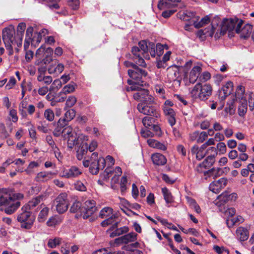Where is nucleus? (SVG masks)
<instances>
[{"label":"nucleus","mask_w":254,"mask_h":254,"mask_svg":"<svg viewBox=\"0 0 254 254\" xmlns=\"http://www.w3.org/2000/svg\"><path fill=\"white\" fill-rule=\"evenodd\" d=\"M23 197L20 193H13L7 189H0V207H2L7 214L13 213L20 205L19 199Z\"/></svg>","instance_id":"nucleus-1"},{"label":"nucleus","mask_w":254,"mask_h":254,"mask_svg":"<svg viewBox=\"0 0 254 254\" xmlns=\"http://www.w3.org/2000/svg\"><path fill=\"white\" fill-rule=\"evenodd\" d=\"M139 47H133L131 49V53L133 54V60L134 62L138 65L145 66L146 64L144 62V59H149V55L148 54V47L147 41L142 40L138 43Z\"/></svg>","instance_id":"nucleus-2"},{"label":"nucleus","mask_w":254,"mask_h":254,"mask_svg":"<svg viewBox=\"0 0 254 254\" xmlns=\"http://www.w3.org/2000/svg\"><path fill=\"white\" fill-rule=\"evenodd\" d=\"M212 89L209 84L202 85L197 83L190 91L191 97L195 99H199L201 100H205L211 95Z\"/></svg>","instance_id":"nucleus-3"},{"label":"nucleus","mask_w":254,"mask_h":254,"mask_svg":"<svg viewBox=\"0 0 254 254\" xmlns=\"http://www.w3.org/2000/svg\"><path fill=\"white\" fill-rule=\"evenodd\" d=\"M100 216L102 218H105V220L101 223L102 226L105 227L114 223L112 226L113 228L114 229L117 227L118 222L116 219L118 216L117 214H113V210L112 208L109 207H104L101 210Z\"/></svg>","instance_id":"nucleus-4"},{"label":"nucleus","mask_w":254,"mask_h":254,"mask_svg":"<svg viewBox=\"0 0 254 254\" xmlns=\"http://www.w3.org/2000/svg\"><path fill=\"white\" fill-rule=\"evenodd\" d=\"M15 29L12 25L5 28L2 31V39L7 50L9 51V54L13 53L12 45L14 44Z\"/></svg>","instance_id":"nucleus-5"},{"label":"nucleus","mask_w":254,"mask_h":254,"mask_svg":"<svg viewBox=\"0 0 254 254\" xmlns=\"http://www.w3.org/2000/svg\"><path fill=\"white\" fill-rule=\"evenodd\" d=\"M67 194L66 193L60 194L53 202V207H55L59 213H63L65 212L68 206Z\"/></svg>","instance_id":"nucleus-6"},{"label":"nucleus","mask_w":254,"mask_h":254,"mask_svg":"<svg viewBox=\"0 0 254 254\" xmlns=\"http://www.w3.org/2000/svg\"><path fill=\"white\" fill-rule=\"evenodd\" d=\"M17 219L21 223L22 228L29 229L32 227L35 218L31 216V213L28 210H22V208L21 212L18 215Z\"/></svg>","instance_id":"nucleus-7"},{"label":"nucleus","mask_w":254,"mask_h":254,"mask_svg":"<svg viewBox=\"0 0 254 254\" xmlns=\"http://www.w3.org/2000/svg\"><path fill=\"white\" fill-rule=\"evenodd\" d=\"M240 20L232 19H224L221 25L220 33L221 35L225 34L227 32H229V36H232L234 31L237 26V23Z\"/></svg>","instance_id":"nucleus-8"},{"label":"nucleus","mask_w":254,"mask_h":254,"mask_svg":"<svg viewBox=\"0 0 254 254\" xmlns=\"http://www.w3.org/2000/svg\"><path fill=\"white\" fill-rule=\"evenodd\" d=\"M82 170L75 166H72L69 168L64 169L61 172L63 178L72 179L78 177L82 174Z\"/></svg>","instance_id":"nucleus-9"},{"label":"nucleus","mask_w":254,"mask_h":254,"mask_svg":"<svg viewBox=\"0 0 254 254\" xmlns=\"http://www.w3.org/2000/svg\"><path fill=\"white\" fill-rule=\"evenodd\" d=\"M95 204V201L93 200H88L85 202L81 209L83 210V219H87L96 211Z\"/></svg>","instance_id":"nucleus-10"},{"label":"nucleus","mask_w":254,"mask_h":254,"mask_svg":"<svg viewBox=\"0 0 254 254\" xmlns=\"http://www.w3.org/2000/svg\"><path fill=\"white\" fill-rule=\"evenodd\" d=\"M140 88L138 90H135L137 91V92L133 94V98L136 100H140L142 102H149L152 103L153 102V97L151 95H148V92L147 90L142 89L141 85H140Z\"/></svg>","instance_id":"nucleus-11"},{"label":"nucleus","mask_w":254,"mask_h":254,"mask_svg":"<svg viewBox=\"0 0 254 254\" xmlns=\"http://www.w3.org/2000/svg\"><path fill=\"white\" fill-rule=\"evenodd\" d=\"M242 24L243 21L242 20L238 22L235 32L240 34L241 38L246 39L250 36L252 31V27L250 24H246L241 28Z\"/></svg>","instance_id":"nucleus-12"},{"label":"nucleus","mask_w":254,"mask_h":254,"mask_svg":"<svg viewBox=\"0 0 254 254\" xmlns=\"http://www.w3.org/2000/svg\"><path fill=\"white\" fill-rule=\"evenodd\" d=\"M227 180L222 178L218 181H213L209 185V190L213 192L218 193L222 189L226 187Z\"/></svg>","instance_id":"nucleus-13"},{"label":"nucleus","mask_w":254,"mask_h":254,"mask_svg":"<svg viewBox=\"0 0 254 254\" xmlns=\"http://www.w3.org/2000/svg\"><path fill=\"white\" fill-rule=\"evenodd\" d=\"M106 166L105 159L100 157L98 162L92 161L89 167V171L93 175L97 174L100 169H103Z\"/></svg>","instance_id":"nucleus-14"},{"label":"nucleus","mask_w":254,"mask_h":254,"mask_svg":"<svg viewBox=\"0 0 254 254\" xmlns=\"http://www.w3.org/2000/svg\"><path fill=\"white\" fill-rule=\"evenodd\" d=\"M171 107L163 106V110L169 124L171 127H173L176 124V114Z\"/></svg>","instance_id":"nucleus-15"},{"label":"nucleus","mask_w":254,"mask_h":254,"mask_svg":"<svg viewBox=\"0 0 254 254\" xmlns=\"http://www.w3.org/2000/svg\"><path fill=\"white\" fill-rule=\"evenodd\" d=\"M148 102V105L146 102H142L139 103L137 106V109L139 112L144 115L154 116L155 114V110L152 107L149 106L151 103Z\"/></svg>","instance_id":"nucleus-16"},{"label":"nucleus","mask_w":254,"mask_h":254,"mask_svg":"<svg viewBox=\"0 0 254 254\" xmlns=\"http://www.w3.org/2000/svg\"><path fill=\"white\" fill-rule=\"evenodd\" d=\"M128 74L132 79L139 82L142 76H145L146 73L144 70L139 68L137 66L133 69H128Z\"/></svg>","instance_id":"nucleus-17"},{"label":"nucleus","mask_w":254,"mask_h":254,"mask_svg":"<svg viewBox=\"0 0 254 254\" xmlns=\"http://www.w3.org/2000/svg\"><path fill=\"white\" fill-rule=\"evenodd\" d=\"M137 234L135 233H129L123 236L118 238L115 240V243L117 245L121 244H127L134 242L136 239Z\"/></svg>","instance_id":"nucleus-18"},{"label":"nucleus","mask_w":254,"mask_h":254,"mask_svg":"<svg viewBox=\"0 0 254 254\" xmlns=\"http://www.w3.org/2000/svg\"><path fill=\"white\" fill-rule=\"evenodd\" d=\"M63 64L59 63L57 61H55L48 68V71L51 74L58 75L62 72L64 69Z\"/></svg>","instance_id":"nucleus-19"},{"label":"nucleus","mask_w":254,"mask_h":254,"mask_svg":"<svg viewBox=\"0 0 254 254\" xmlns=\"http://www.w3.org/2000/svg\"><path fill=\"white\" fill-rule=\"evenodd\" d=\"M55 175L51 171H43L37 174L35 181L38 182H45L51 180Z\"/></svg>","instance_id":"nucleus-20"},{"label":"nucleus","mask_w":254,"mask_h":254,"mask_svg":"<svg viewBox=\"0 0 254 254\" xmlns=\"http://www.w3.org/2000/svg\"><path fill=\"white\" fill-rule=\"evenodd\" d=\"M201 65L197 64L194 66L191 70L189 75V81L191 83H194L201 72Z\"/></svg>","instance_id":"nucleus-21"},{"label":"nucleus","mask_w":254,"mask_h":254,"mask_svg":"<svg viewBox=\"0 0 254 254\" xmlns=\"http://www.w3.org/2000/svg\"><path fill=\"white\" fill-rule=\"evenodd\" d=\"M233 83L229 81L222 88L219 92V97L222 100H224L227 96L229 95L232 92Z\"/></svg>","instance_id":"nucleus-22"},{"label":"nucleus","mask_w":254,"mask_h":254,"mask_svg":"<svg viewBox=\"0 0 254 254\" xmlns=\"http://www.w3.org/2000/svg\"><path fill=\"white\" fill-rule=\"evenodd\" d=\"M180 66L174 65L167 69V76L170 81H175L179 75Z\"/></svg>","instance_id":"nucleus-23"},{"label":"nucleus","mask_w":254,"mask_h":254,"mask_svg":"<svg viewBox=\"0 0 254 254\" xmlns=\"http://www.w3.org/2000/svg\"><path fill=\"white\" fill-rule=\"evenodd\" d=\"M192 154L195 155L196 158L200 160L202 159L206 154V148L202 145L200 147L196 145L193 146L191 149Z\"/></svg>","instance_id":"nucleus-24"},{"label":"nucleus","mask_w":254,"mask_h":254,"mask_svg":"<svg viewBox=\"0 0 254 254\" xmlns=\"http://www.w3.org/2000/svg\"><path fill=\"white\" fill-rule=\"evenodd\" d=\"M155 119L151 117H145L142 119L143 125L147 128L157 131L159 129V126L153 124Z\"/></svg>","instance_id":"nucleus-25"},{"label":"nucleus","mask_w":254,"mask_h":254,"mask_svg":"<svg viewBox=\"0 0 254 254\" xmlns=\"http://www.w3.org/2000/svg\"><path fill=\"white\" fill-rule=\"evenodd\" d=\"M237 194L236 193H229L224 192L221 194L218 197L222 203H227L229 201H235L237 198Z\"/></svg>","instance_id":"nucleus-26"},{"label":"nucleus","mask_w":254,"mask_h":254,"mask_svg":"<svg viewBox=\"0 0 254 254\" xmlns=\"http://www.w3.org/2000/svg\"><path fill=\"white\" fill-rule=\"evenodd\" d=\"M43 199L42 196H38L30 200L27 204L22 207V210H28L29 211L38 205Z\"/></svg>","instance_id":"nucleus-27"},{"label":"nucleus","mask_w":254,"mask_h":254,"mask_svg":"<svg viewBox=\"0 0 254 254\" xmlns=\"http://www.w3.org/2000/svg\"><path fill=\"white\" fill-rule=\"evenodd\" d=\"M37 80L40 82H43L46 85L50 84L53 81L52 76L49 75H45V71L38 69Z\"/></svg>","instance_id":"nucleus-28"},{"label":"nucleus","mask_w":254,"mask_h":254,"mask_svg":"<svg viewBox=\"0 0 254 254\" xmlns=\"http://www.w3.org/2000/svg\"><path fill=\"white\" fill-rule=\"evenodd\" d=\"M236 235L240 241H245L249 238L248 230L244 227H239L236 230Z\"/></svg>","instance_id":"nucleus-29"},{"label":"nucleus","mask_w":254,"mask_h":254,"mask_svg":"<svg viewBox=\"0 0 254 254\" xmlns=\"http://www.w3.org/2000/svg\"><path fill=\"white\" fill-rule=\"evenodd\" d=\"M161 190L164 199L165 200L166 203L168 204V206L169 207V204L172 203L174 201L173 197L170 191L167 188H162Z\"/></svg>","instance_id":"nucleus-30"},{"label":"nucleus","mask_w":254,"mask_h":254,"mask_svg":"<svg viewBox=\"0 0 254 254\" xmlns=\"http://www.w3.org/2000/svg\"><path fill=\"white\" fill-rule=\"evenodd\" d=\"M40 206H41V208H42V209L40 211L39 214L38 215V220L40 222H43L46 220V219L48 216L49 209L48 207H46L44 205H41Z\"/></svg>","instance_id":"nucleus-31"},{"label":"nucleus","mask_w":254,"mask_h":254,"mask_svg":"<svg viewBox=\"0 0 254 254\" xmlns=\"http://www.w3.org/2000/svg\"><path fill=\"white\" fill-rule=\"evenodd\" d=\"M66 139L67 140V147L70 149L73 148L78 144V138L76 133L73 135H70Z\"/></svg>","instance_id":"nucleus-32"},{"label":"nucleus","mask_w":254,"mask_h":254,"mask_svg":"<svg viewBox=\"0 0 254 254\" xmlns=\"http://www.w3.org/2000/svg\"><path fill=\"white\" fill-rule=\"evenodd\" d=\"M215 161V158L213 157L207 156L205 160L199 164V166L204 168H209L212 166Z\"/></svg>","instance_id":"nucleus-33"},{"label":"nucleus","mask_w":254,"mask_h":254,"mask_svg":"<svg viewBox=\"0 0 254 254\" xmlns=\"http://www.w3.org/2000/svg\"><path fill=\"white\" fill-rule=\"evenodd\" d=\"M81 204L79 201L74 202L70 208V211L72 213L79 212L83 216V210H81Z\"/></svg>","instance_id":"nucleus-34"},{"label":"nucleus","mask_w":254,"mask_h":254,"mask_svg":"<svg viewBox=\"0 0 254 254\" xmlns=\"http://www.w3.org/2000/svg\"><path fill=\"white\" fill-rule=\"evenodd\" d=\"M75 90V86L73 83H69L65 86L63 88L62 90L59 92L60 95H62L63 94H65V95L67 94H69L73 92Z\"/></svg>","instance_id":"nucleus-35"},{"label":"nucleus","mask_w":254,"mask_h":254,"mask_svg":"<svg viewBox=\"0 0 254 254\" xmlns=\"http://www.w3.org/2000/svg\"><path fill=\"white\" fill-rule=\"evenodd\" d=\"M243 218L238 216L236 218H230L227 219V224L229 227H232L237 223H241L243 222Z\"/></svg>","instance_id":"nucleus-36"},{"label":"nucleus","mask_w":254,"mask_h":254,"mask_svg":"<svg viewBox=\"0 0 254 254\" xmlns=\"http://www.w3.org/2000/svg\"><path fill=\"white\" fill-rule=\"evenodd\" d=\"M53 53V50L51 48H45L44 54L46 55V57L43 60L45 64H49L53 61L52 58L51 56L52 55Z\"/></svg>","instance_id":"nucleus-37"},{"label":"nucleus","mask_w":254,"mask_h":254,"mask_svg":"<svg viewBox=\"0 0 254 254\" xmlns=\"http://www.w3.org/2000/svg\"><path fill=\"white\" fill-rule=\"evenodd\" d=\"M127 83L129 85H131L129 88L127 89L128 91H135V90H138L140 88V85L143 86V81H141V84L136 80V81H133L132 80H127Z\"/></svg>","instance_id":"nucleus-38"},{"label":"nucleus","mask_w":254,"mask_h":254,"mask_svg":"<svg viewBox=\"0 0 254 254\" xmlns=\"http://www.w3.org/2000/svg\"><path fill=\"white\" fill-rule=\"evenodd\" d=\"M247 111V102L246 99L241 101V104L239 106L238 112L240 116H243Z\"/></svg>","instance_id":"nucleus-39"},{"label":"nucleus","mask_w":254,"mask_h":254,"mask_svg":"<svg viewBox=\"0 0 254 254\" xmlns=\"http://www.w3.org/2000/svg\"><path fill=\"white\" fill-rule=\"evenodd\" d=\"M62 242V239L60 238H55L54 239H50L48 242V246L50 248H55L59 246Z\"/></svg>","instance_id":"nucleus-40"},{"label":"nucleus","mask_w":254,"mask_h":254,"mask_svg":"<svg viewBox=\"0 0 254 254\" xmlns=\"http://www.w3.org/2000/svg\"><path fill=\"white\" fill-rule=\"evenodd\" d=\"M75 133L72 131V128L70 126H67L63 129V137L64 139H66L70 135Z\"/></svg>","instance_id":"nucleus-41"},{"label":"nucleus","mask_w":254,"mask_h":254,"mask_svg":"<svg viewBox=\"0 0 254 254\" xmlns=\"http://www.w3.org/2000/svg\"><path fill=\"white\" fill-rule=\"evenodd\" d=\"M245 88L243 86H239L237 89L236 92V98L237 99H241V100H244L246 99L244 98V93H245Z\"/></svg>","instance_id":"nucleus-42"},{"label":"nucleus","mask_w":254,"mask_h":254,"mask_svg":"<svg viewBox=\"0 0 254 254\" xmlns=\"http://www.w3.org/2000/svg\"><path fill=\"white\" fill-rule=\"evenodd\" d=\"M62 86V82L61 79H55L53 82L52 83L50 87V90L52 91H57L60 88H61Z\"/></svg>","instance_id":"nucleus-43"},{"label":"nucleus","mask_w":254,"mask_h":254,"mask_svg":"<svg viewBox=\"0 0 254 254\" xmlns=\"http://www.w3.org/2000/svg\"><path fill=\"white\" fill-rule=\"evenodd\" d=\"M39 166V164L38 162L35 161L31 162L27 169L25 170L26 174L28 175H31L34 173L33 169L37 168Z\"/></svg>","instance_id":"nucleus-44"},{"label":"nucleus","mask_w":254,"mask_h":254,"mask_svg":"<svg viewBox=\"0 0 254 254\" xmlns=\"http://www.w3.org/2000/svg\"><path fill=\"white\" fill-rule=\"evenodd\" d=\"M87 152V144L86 143L85 145L83 144L81 147L80 150H78L77 152V158L79 160H81L83 158V156L86 154Z\"/></svg>","instance_id":"nucleus-45"},{"label":"nucleus","mask_w":254,"mask_h":254,"mask_svg":"<svg viewBox=\"0 0 254 254\" xmlns=\"http://www.w3.org/2000/svg\"><path fill=\"white\" fill-rule=\"evenodd\" d=\"M44 116L45 119L49 122H52L54 120L55 115L54 112L50 109L45 111Z\"/></svg>","instance_id":"nucleus-46"},{"label":"nucleus","mask_w":254,"mask_h":254,"mask_svg":"<svg viewBox=\"0 0 254 254\" xmlns=\"http://www.w3.org/2000/svg\"><path fill=\"white\" fill-rule=\"evenodd\" d=\"M75 111L73 109L67 110L64 114V116L66 118L67 121H71L75 116Z\"/></svg>","instance_id":"nucleus-47"},{"label":"nucleus","mask_w":254,"mask_h":254,"mask_svg":"<svg viewBox=\"0 0 254 254\" xmlns=\"http://www.w3.org/2000/svg\"><path fill=\"white\" fill-rule=\"evenodd\" d=\"M48 3V6L51 9H58L60 7L58 3L60 0H44Z\"/></svg>","instance_id":"nucleus-48"},{"label":"nucleus","mask_w":254,"mask_h":254,"mask_svg":"<svg viewBox=\"0 0 254 254\" xmlns=\"http://www.w3.org/2000/svg\"><path fill=\"white\" fill-rule=\"evenodd\" d=\"M128 230H128V228L127 227L124 226L120 228L117 229L115 230V231L112 234L111 236L113 237L114 236H117V235L119 236L124 233H127L128 231Z\"/></svg>","instance_id":"nucleus-49"},{"label":"nucleus","mask_w":254,"mask_h":254,"mask_svg":"<svg viewBox=\"0 0 254 254\" xmlns=\"http://www.w3.org/2000/svg\"><path fill=\"white\" fill-rule=\"evenodd\" d=\"M206 154L209 157H213L215 158L217 155V149L214 147H210L206 150Z\"/></svg>","instance_id":"nucleus-50"},{"label":"nucleus","mask_w":254,"mask_h":254,"mask_svg":"<svg viewBox=\"0 0 254 254\" xmlns=\"http://www.w3.org/2000/svg\"><path fill=\"white\" fill-rule=\"evenodd\" d=\"M161 178L163 181H164L166 184H173L175 182V179L173 178L169 177L168 175L162 173L161 174Z\"/></svg>","instance_id":"nucleus-51"},{"label":"nucleus","mask_w":254,"mask_h":254,"mask_svg":"<svg viewBox=\"0 0 254 254\" xmlns=\"http://www.w3.org/2000/svg\"><path fill=\"white\" fill-rule=\"evenodd\" d=\"M113 174H114V171L112 170V169L111 168L107 167L102 174V177L104 180H108Z\"/></svg>","instance_id":"nucleus-52"},{"label":"nucleus","mask_w":254,"mask_h":254,"mask_svg":"<svg viewBox=\"0 0 254 254\" xmlns=\"http://www.w3.org/2000/svg\"><path fill=\"white\" fill-rule=\"evenodd\" d=\"M74 188L79 191H84L86 190L85 185L80 181H77L74 183Z\"/></svg>","instance_id":"nucleus-53"},{"label":"nucleus","mask_w":254,"mask_h":254,"mask_svg":"<svg viewBox=\"0 0 254 254\" xmlns=\"http://www.w3.org/2000/svg\"><path fill=\"white\" fill-rule=\"evenodd\" d=\"M76 102V98L74 96H69L66 101V107L70 108Z\"/></svg>","instance_id":"nucleus-54"},{"label":"nucleus","mask_w":254,"mask_h":254,"mask_svg":"<svg viewBox=\"0 0 254 254\" xmlns=\"http://www.w3.org/2000/svg\"><path fill=\"white\" fill-rule=\"evenodd\" d=\"M127 184V178L125 176H123L121 181L120 188L122 193H124L127 190L126 185Z\"/></svg>","instance_id":"nucleus-55"},{"label":"nucleus","mask_w":254,"mask_h":254,"mask_svg":"<svg viewBox=\"0 0 254 254\" xmlns=\"http://www.w3.org/2000/svg\"><path fill=\"white\" fill-rule=\"evenodd\" d=\"M13 163V160L11 159H7L3 164L2 166H0V173H3L5 172V168L9 166L10 164Z\"/></svg>","instance_id":"nucleus-56"},{"label":"nucleus","mask_w":254,"mask_h":254,"mask_svg":"<svg viewBox=\"0 0 254 254\" xmlns=\"http://www.w3.org/2000/svg\"><path fill=\"white\" fill-rule=\"evenodd\" d=\"M217 148L220 154H223L226 152L227 148L225 143L221 142L217 144Z\"/></svg>","instance_id":"nucleus-57"},{"label":"nucleus","mask_w":254,"mask_h":254,"mask_svg":"<svg viewBox=\"0 0 254 254\" xmlns=\"http://www.w3.org/2000/svg\"><path fill=\"white\" fill-rule=\"evenodd\" d=\"M215 30V27H214V25L213 24V22L212 23L211 27L209 29H205L204 30V33L207 36H210L212 37L214 33Z\"/></svg>","instance_id":"nucleus-58"},{"label":"nucleus","mask_w":254,"mask_h":254,"mask_svg":"<svg viewBox=\"0 0 254 254\" xmlns=\"http://www.w3.org/2000/svg\"><path fill=\"white\" fill-rule=\"evenodd\" d=\"M207 133L206 131H202L199 133L198 138L197 139V143H202L207 138Z\"/></svg>","instance_id":"nucleus-59"},{"label":"nucleus","mask_w":254,"mask_h":254,"mask_svg":"<svg viewBox=\"0 0 254 254\" xmlns=\"http://www.w3.org/2000/svg\"><path fill=\"white\" fill-rule=\"evenodd\" d=\"M16 79L14 77H11L5 86V88L7 90L11 89L16 84Z\"/></svg>","instance_id":"nucleus-60"},{"label":"nucleus","mask_w":254,"mask_h":254,"mask_svg":"<svg viewBox=\"0 0 254 254\" xmlns=\"http://www.w3.org/2000/svg\"><path fill=\"white\" fill-rule=\"evenodd\" d=\"M79 3V0H68L69 5L74 10L78 8Z\"/></svg>","instance_id":"nucleus-61"},{"label":"nucleus","mask_w":254,"mask_h":254,"mask_svg":"<svg viewBox=\"0 0 254 254\" xmlns=\"http://www.w3.org/2000/svg\"><path fill=\"white\" fill-rule=\"evenodd\" d=\"M172 53L171 51H167L163 56L161 61L160 60V67H161V64H164L166 62L168 61L170 59V56Z\"/></svg>","instance_id":"nucleus-62"},{"label":"nucleus","mask_w":254,"mask_h":254,"mask_svg":"<svg viewBox=\"0 0 254 254\" xmlns=\"http://www.w3.org/2000/svg\"><path fill=\"white\" fill-rule=\"evenodd\" d=\"M211 75L209 72L205 71L202 73L199 76V79L201 81H206L210 78Z\"/></svg>","instance_id":"nucleus-63"},{"label":"nucleus","mask_w":254,"mask_h":254,"mask_svg":"<svg viewBox=\"0 0 254 254\" xmlns=\"http://www.w3.org/2000/svg\"><path fill=\"white\" fill-rule=\"evenodd\" d=\"M147 143L148 145L153 148H157L159 146V142L152 138H150L147 140Z\"/></svg>","instance_id":"nucleus-64"}]
</instances>
